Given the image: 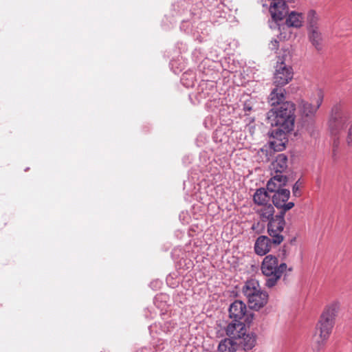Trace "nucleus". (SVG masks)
<instances>
[{
  "mask_svg": "<svg viewBox=\"0 0 352 352\" xmlns=\"http://www.w3.org/2000/svg\"><path fill=\"white\" fill-rule=\"evenodd\" d=\"M294 103L287 101L280 104L277 109H272L267 113L268 123L276 127L270 133L273 139L270 144L274 151H280L285 148L286 134L292 131L294 126Z\"/></svg>",
  "mask_w": 352,
  "mask_h": 352,
  "instance_id": "nucleus-1",
  "label": "nucleus"
},
{
  "mask_svg": "<svg viewBox=\"0 0 352 352\" xmlns=\"http://www.w3.org/2000/svg\"><path fill=\"white\" fill-rule=\"evenodd\" d=\"M261 270L265 277V285L267 288H272L276 286L287 270L292 271V267H288L286 263H279L276 256L273 254L266 255L261 265Z\"/></svg>",
  "mask_w": 352,
  "mask_h": 352,
  "instance_id": "nucleus-2",
  "label": "nucleus"
},
{
  "mask_svg": "<svg viewBox=\"0 0 352 352\" xmlns=\"http://www.w3.org/2000/svg\"><path fill=\"white\" fill-rule=\"evenodd\" d=\"M242 292L250 309L258 311L267 303L268 294L261 289L258 281L256 279L247 280L243 286Z\"/></svg>",
  "mask_w": 352,
  "mask_h": 352,
  "instance_id": "nucleus-3",
  "label": "nucleus"
},
{
  "mask_svg": "<svg viewBox=\"0 0 352 352\" xmlns=\"http://www.w3.org/2000/svg\"><path fill=\"white\" fill-rule=\"evenodd\" d=\"M339 309L340 304L338 301H333L325 307L316 324V333H322L323 337L325 335L330 336Z\"/></svg>",
  "mask_w": 352,
  "mask_h": 352,
  "instance_id": "nucleus-4",
  "label": "nucleus"
},
{
  "mask_svg": "<svg viewBox=\"0 0 352 352\" xmlns=\"http://www.w3.org/2000/svg\"><path fill=\"white\" fill-rule=\"evenodd\" d=\"M349 115L342 111L340 106H336L332 109L331 118L329 120V129L331 135L335 137L333 147L338 146V137L340 133L346 126Z\"/></svg>",
  "mask_w": 352,
  "mask_h": 352,
  "instance_id": "nucleus-5",
  "label": "nucleus"
},
{
  "mask_svg": "<svg viewBox=\"0 0 352 352\" xmlns=\"http://www.w3.org/2000/svg\"><path fill=\"white\" fill-rule=\"evenodd\" d=\"M284 212H280L270 219L267 226V231L270 237L272 238V243L275 245H280L284 240L283 232L285 226Z\"/></svg>",
  "mask_w": 352,
  "mask_h": 352,
  "instance_id": "nucleus-6",
  "label": "nucleus"
},
{
  "mask_svg": "<svg viewBox=\"0 0 352 352\" xmlns=\"http://www.w3.org/2000/svg\"><path fill=\"white\" fill-rule=\"evenodd\" d=\"M230 318L234 321H243L250 324L254 318V314L248 311L246 305L241 300H235L229 307Z\"/></svg>",
  "mask_w": 352,
  "mask_h": 352,
  "instance_id": "nucleus-7",
  "label": "nucleus"
},
{
  "mask_svg": "<svg viewBox=\"0 0 352 352\" xmlns=\"http://www.w3.org/2000/svg\"><path fill=\"white\" fill-rule=\"evenodd\" d=\"M293 69L283 61L277 62L274 74V85L276 87H283L293 78Z\"/></svg>",
  "mask_w": 352,
  "mask_h": 352,
  "instance_id": "nucleus-8",
  "label": "nucleus"
},
{
  "mask_svg": "<svg viewBox=\"0 0 352 352\" xmlns=\"http://www.w3.org/2000/svg\"><path fill=\"white\" fill-rule=\"evenodd\" d=\"M290 197V191L287 189L278 190L272 197L273 204L280 212L285 213L294 206V203L287 201Z\"/></svg>",
  "mask_w": 352,
  "mask_h": 352,
  "instance_id": "nucleus-9",
  "label": "nucleus"
},
{
  "mask_svg": "<svg viewBox=\"0 0 352 352\" xmlns=\"http://www.w3.org/2000/svg\"><path fill=\"white\" fill-rule=\"evenodd\" d=\"M324 95L321 90H318L316 93V105H313L309 102L301 100L299 103V111L302 117L312 118L317 110L320 107Z\"/></svg>",
  "mask_w": 352,
  "mask_h": 352,
  "instance_id": "nucleus-10",
  "label": "nucleus"
},
{
  "mask_svg": "<svg viewBox=\"0 0 352 352\" xmlns=\"http://www.w3.org/2000/svg\"><path fill=\"white\" fill-rule=\"evenodd\" d=\"M270 12L275 21L282 20L289 14V8L284 0H271Z\"/></svg>",
  "mask_w": 352,
  "mask_h": 352,
  "instance_id": "nucleus-11",
  "label": "nucleus"
},
{
  "mask_svg": "<svg viewBox=\"0 0 352 352\" xmlns=\"http://www.w3.org/2000/svg\"><path fill=\"white\" fill-rule=\"evenodd\" d=\"M246 322L243 321L233 320L226 326L225 329L226 333L228 338L237 341L241 335H244V332L246 331Z\"/></svg>",
  "mask_w": 352,
  "mask_h": 352,
  "instance_id": "nucleus-12",
  "label": "nucleus"
},
{
  "mask_svg": "<svg viewBox=\"0 0 352 352\" xmlns=\"http://www.w3.org/2000/svg\"><path fill=\"white\" fill-rule=\"evenodd\" d=\"M176 323L172 320L165 321L163 323L155 322L149 327V331L153 338L155 335L161 336L172 331L175 327Z\"/></svg>",
  "mask_w": 352,
  "mask_h": 352,
  "instance_id": "nucleus-13",
  "label": "nucleus"
},
{
  "mask_svg": "<svg viewBox=\"0 0 352 352\" xmlns=\"http://www.w3.org/2000/svg\"><path fill=\"white\" fill-rule=\"evenodd\" d=\"M272 243V238H270L265 235L259 236L254 243V252L257 255L266 256V254L271 250Z\"/></svg>",
  "mask_w": 352,
  "mask_h": 352,
  "instance_id": "nucleus-14",
  "label": "nucleus"
},
{
  "mask_svg": "<svg viewBox=\"0 0 352 352\" xmlns=\"http://www.w3.org/2000/svg\"><path fill=\"white\" fill-rule=\"evenodd\" d=\"M287 177L283 175L275 174L267 184V190L272 192H276L282 190L281 187L286 185Z\"/></svg>",
  "mask_w": 352,
  "mask_h": 352,
  "instance_id": "nucleus-15",
  "label": "nucleus"
},
{
  "mask_svg": "<svg viewBox=\"0 0 352 352\" xmlns=\"http://www.w3.org/2000/svg\"><path fill=\"white\" fill-rule=\"evenodd\" d=\"M238 344L241 345L245 351L252 349L256 343V336L254 333H247L244 332V335H241V338L237 340Z\"/></svg>",
  "mask_w": 352,
  "mask_h": 352,
  "instance_id": "nucleus-16",
  "label": "nucleus"
},
{
  "mask_svg": "<svg viewBox=\"0 0 352 352\" xmlns=\"http://www.w3.org/2000/svg\"><path fill=\"white\" fill-rule=\"evenodd\" d=\"M287 157L283 154H278L275 160L272 163V168L276 174L283 175L287 168Z\"/></svg>",
  "mask_w": 352,
  "mask_h": 352,
  "instance_id": "nucleus-17",
  "label": "nucleus"
},
{
  "mask_svg": "<svg viewBox=\"0 0 352 352\" xmlns=\"http://www.w3.org/2000/svg\"><path fill=\"white\" fill-rule=\"evenodd\" d=\"M285 90L282 87H276L272 89L269 96V102L272 106L280 105L285 102Z\"/></svg>",
  "mask_w": 352,
  "mask_h": 352,
  "instance_id": "nucleus-18",
  "label": "nucleus"
},
{
  "mask_svg": "<svg viewBox=\"0 0 352 352\" xmlns=\"http://www.w3.org/2000/svg\"><path fill=\"white\" fill-rule=\"evenodd\" d=\"M254 210L263 221H268L275 216L274 208L271 204L254 208Z\"/></svg>",
  "mask_w": 352,
  "mask_h": 352,
  "instance_id": "nucleus-19",
  "label": "nucleus"
},
{
  "mask_svg": "<svg viewBox=\"0 0 352 352\" xmlns=\"http://www.w3.org/2000/svg\"><path fill=\"white\" fill-rule=\"evenodd\" d=\"M270 195H268L267 191L263 188H261L256 190L253 196V201L257 207L270 204Z\"/></svg>",
  "mask_w": 352,
  "mask_h": 352,
  "instance_id": "nucleus-20",
  "label": "nucleus"
},
{
  "mask_svg": "<svg viewBox=\"0 0 352 352\" xmlns=\"http://www.w3.org/2000/svg\"><path fill=\"white\" fill-rule=\"evenodd\" d=\"M237 346V341L227 338L219 342L217 349L219 352H236Z\"/></svg>",
  "mask_w": 352,
  "mask_h": 352,
  "instance_id": "nucleus-21",
  "label": "nucleus"
},
{
  "mask_svg": "<svg viewBox=\"0 0 352 352\" xmlns=\"http://www.w3.org/2000/svg\"><path fill=\"white\" fill-rule=\"evenodd\" d=\"M303 16L302 13L295 11L289 12L288 17L286 19V25L288 27L299 28L302 25Z\"/></svg>",
  "mask_w": 352,
  "mask_h": 352,
  "instance_id": "nucleus-22",
  "label": "nucleus"
},
{
  "mask_svg": "<svg viewBox=\"0 0 352 352\" xmlns=\"http://www.w3.org/2000/svg\"><path fill=\"white\" fill-rule=\"evenodd\" d=\"M308 30V36L310 42L312 45L318 50H320L322 48V36L319 30V28L310 29Z\"/></svg>",
  "mask_w": 352,
  "mask_h": 352,
  "instance_id": "nucleus-23",
  "label": "nucleus"
},
{
  "mask_svg": "<svg viewBox=\"0 0 352 352\" xmlns=\"http://www.w3.org/2000/svg\"><path fill=\"white\" fill-rule=\"evenodd\" d=\"M317 333H318L316 332L312 347L314 351L318 352L324 348L329 336L325 335V336L323 337L322 333H318V335H317Z\"/></svg>",
  "mask_w": 352,
  "mask_h": 352,
  "instance_id": "nucleus-24",
  "label": "nucleus"
},
{
  "mask_svg": "<svg viewBox=\"0 0 352 352\" xmlns=\"http://www.w3.org/2000/svg\"><path fill=\"white\" fill-rule=\"evenodd\" d=\"M319 16L314 10H310L307 14V30L319 28Z\"/></svg>",
  "mask_w": 352,
  "mask_h": 352,
  "instance_id": "nucleus-25",
  "label": "nucleus"
},
{
  "mask_svg": "<svg viewBox=\"0 0 352 352\" xmlns=\"http://www.w3.org/2000/svg\"><path fill=\"white\" fill-rule=\"evenodd\" d=\"M153 349L154 352H158L159 351H162L164 349V342L162 338H159L157 342H153Z\"/></svg>",
  "mask_w": 352,
  "mask_h": 352,
  "instance_id": "nucleus-26",
  "label": "nucleus"
},
{
  "mask_svg": "<svg viewBox=\"0 0 352 352\" xmlns=\"http://www.w3.org/2000/svg\"><path fill=\"white\" fill-rule=\"evenodd\" d=\"M302 183L300 182V179H298L293 186L292 191L293 194L296 197H298L300 195V187L301 186Z\"/></svg>",
  "mask_w": 352,
  "mask_h": 352,
  "instance_id": "nucleus-27",
  "label": "nucleus"
},
{
  "mask_svg": "<svg viewBox=\"0 0 352 352\" xmlns=\"http://www.w3.org/2000/svg\"><path fill=\"white\" fill-rule=\"evenodd\" d=\"M346 142L348 146H352V125L349 127L346 137Z\"/></svg>",
  "mask_w": 352,
  "mask_h": 352,
  "instance_id": "nucleus-28",
  "label": "nucleus"
},
{
  "mask_svg": "<svg viewBox=\"0 0 352 352\" xmlns=\"http://www.w3.org/2000/svg\"><path fill=\"white\" fill-rule=\"evenodd\" d=\"M252 109V106L250 101H246L243 104V111L245 112V115H248V112Z\"/></svg>",
  "mask_w": 352,
  "mask_h": 352,
  "instance_id": "nucleus-29",
  "label": "nucleus"
},
{
  "mask_svg": "<svg viewBox=\"0 0 352 352\" xmlns=\"http://www.w3.org/2000/svg\"><path fill=\"white\" fill-rule=\"evenodd\" d=\"M278 47V41L276 39H274L271 41L270 47L272 50H276Z\"/></svg>",
  "mask_w": 352,
  "mask_h": 352,
  "instance_id": "nucleus-30",
  "label": "nucleus"
},
{
  "mask_svg": "<svg viewBox=\"0 0 352 352\" xmlns=\"http://www.w3.org/2000/svg\"><path fill=\"white\" fill-rule=\"evenodd\" d=\"M137 352H154V351L150 347H142Z\"/></svg>",
  "mask_w": 352,
  "mask_h": 352,
  "instance_id": "nucleus-31",
  "label": "nucleus"
},
{
  "mask_svg": "<svg viewBox=\"0 0 352 352\" xmlns=\"http://www.w3.org/2000/svg\"><path fill=\"white\" fill-rule=\"evenodd\" d=\"M282 255L285 258L287 256V245L285 244L281 250Z\"/></svg>",
  "mask_w": 352,
  "mask_h": 352,
  "instance_id": "nucleus-32",
  "label": "nucleus"
}]
</instances>
